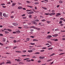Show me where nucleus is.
Masks as SVG:
<instances>
[{
    "mask_svg": "<svg viewBox=\"0 0 65 65\" xmlns=\"http://www.w3.org/2000/svg\"><path fill=\"white\" fill-rule=\"evenodd\" d=\"M7 30L9 31H11V30L10 29H8Z\"/></svg>",
    "mask_w": 65,
    "mask_h": 65,
    "instance_id": "ea45409f",
    "label": "nucleus"
},
{
    "mask_svg": "<svg viewBox=\"0 0 65 65\" xmlns=\"http://www.w3.org/2000/svg\"><path fill=\"white\" fill-rule=\"evenodd\" d=\"M52 61V59H50L47 60V62H49V61Z\"/></svg>",
    "mask_w": 65,
    "mask_h": 65,
    "instance_id": "79ce46f5",
    "label": "nucleus"
},
{
    "mask_svg": "<svg viewBox=\"0 0 65 65\" xmlns=\"http://www.w3.org/2000/svg\"><path fill=\"white\" fill-rule=\"evenodd\" d=\"M23 10H26V9L25 8H23Z\"/></svg>",
    "mask_w": 65,
    "mask_h": 65,
    "instance_id": "774afa93",
    "label": "nucleus"
},
{
    "mask_svg": "<svg viewBox=\"0 0 65 65\" xmlns=\"http://www.w3.org/2000/svg\"><path fill=\"white\" fill-rule=\"evenodd\" d=\"M60 25L61 26H64V25L63 24H61V25Z\"/></svg>",
    "mask_w": 65,
    "mask_h": 65,
    "instance_id": "0e129e2a",
    "label": "nucleus"
},
{
    "mask_svg": "<svg viewBox=\"0 0 65 65\" xmlns=\"http://www.w3.org/2000/svg\"><path fill=\"white\" fill-rule=\"evenodd\" d=\"M35 28V26H31L30 27V28Z\"/></svg>",
    "mask_w": 65,
    "mask_h": 65,
    "instance_id": "393cba45",
    "label": "nucleus"
},
{
    "mask_svg": "<svg viewBox=\"0 0 65 65\" xmlns=\"http://www.w3.org/2000/svg\"><path fill=\"white\" fill-rule=\"evenodd\" d=\"M17 47V46H15L13 48V49H15V48H16Z\"/></svg>",
    "mask_w": 65,
    "mask_h": 65,
    "instance_id": "412c9836",
    "label": "nucleus"
},
{
    "mask_svg": "<svg viewBox=\"0 0 65 65\" xmlns=\"http://www.w3.org/2000/svg\"><path fill=\"white\" fill-rule=\"evenodd\" d=\"M52 36L51 35H49L47 36L46 37L47 39H50L51 38V37H52Z\"/></svg>",
    "mask_w": 65,
    "mask_h": 65,
    "instance_id": "f03ea898",
    "label": "nucleus"
},
{
    "mask_svg": "<svg viewBox=\"0 0 65 65\" xmlns=\"http://www.w3.org/2000/svg\"><path fill=\"white\" fill-rule=\"evenodd\" d=\"M51 40H52V41H54L55 40V39H51Z\"/></svg>",
    "mask_w": 65,
    "mask_h": 65,
    "instance_id": "864d4df0",
    "label": "nucleus"
},
{
    "mask_svg": "<svg viewBox=\"0 0 65 65\" xmlns=\"http://www.w3.org/2000/svg\"><path fill=\"white\" fill-rule=\"evenodd\" d=\"M53 47H52L51 48H48V50H52V49H53Z\"/></svg>",
    "mask_w": 65,
    "mask_h": 65,
    "instance_id": "49530a36",
    "label": "nucleus"
},
{
    "mask_svg": "<svg viewBox=\"0 0 65 65\" xmlns=\"http://www.w3.org/2000/svg\"><path fill=\"white\" fill-rule=\"evenodd\" d=\"M28 6V7H30V8H32V7H33L31 6Z\"/></svg>",
    "mask_w": 65,
    "mask_h": 65,
    "instance_id": "bb28decb",
    "label": "nucleus"
},
{
    "mask_svg": "<svg viewBox=\"0 0 65 65\" xmlns=\"http://www.w3.org/2000/svg\"><path fill=\"white\" fill-rule=\"evenodd\" d=\"M51 11H52V12H55V10H52Z\"/></svg>",
    "mask_w": 65,
    "mask_h": 65,
    "instance_id": "6e6d98bb",
    "label": "nucleus"
},
{
    "mask_svg": "<svg viewBox=\"0 0 65 65\" xmlns=\"http://www.w3.org/2000/svg\"><path fill=\"white\" fill-rule=\"evenodd\" d=\"M34 13V12L32 11L29 12L28 13V14H32V13Z\"/></svg>",
    "mask_w": 65,
    "mask_h": 65,
    "instance_id": "1a4fd4ad",
    "label": "nucleus"
},
{
    "mask_svg": "<svg viewBox=\"0 0 65 65\" xmlns=\"http://www.w3.org/2000/svg\"><path fill=\"white\" fill-rule=\"evenodd\" d=\"M59 3H63V1H60L59 2Z\"/></svg>",
    "mask_w": 65,
    "mask_h": 65,
    "instance_id": "c85d7f7f",
    "label": "nucleus"
},
{
    "mask_svg": "<svg viewBox=\"0 0 65 65\" xmlns=\"http://www.w3.org/2000/svg\"><path fill=\"white\" fill-rule=\"evenodd\" d=\"M11 62H8L6 63V64H11Z\"/></svg>",
    "mask_w": 65,
    "mask_h": 65,
    "instance_id": "4be33fe9",
    "label": "nucleus"
},
{
    "mask_svg": "<svg viewBox=\"0 0 65 65\" xmlns=\"http://www.w3.org/2000/svg\"><path fill=\"white\" fill-rule=\"evenodd\" d=\"M9 28H13V26H11L9 27Z\"/></svg>",
    "mask_w": 65,
    "mask_h": 65,
    "instance_id": "680f3d73",
    "label": "nucleus"
},
{
    "mask_svg": "<svg viewBox=\"0 0 65 65\" xmlns=\"http://www.w3.org/2000/svg\"><path fill=\"white\" fill-rule=\"evenodd\" d=\"M5 34H8V33H9V32H8L6 31H5Z\"/></svg>",
    "mask_w": 65,
    "mask_h": 65,
    "instance_id": "a211bd4d",
    "label": "nucleus"
},
{
    "mask_svg": "<svg viewBox=\"0 0 65 65\" xmlns=\"http://www.w3.org/2000/svg\"><path fill=\"white\" fill-rule=\"evenodd\" d=\"M57 40H58L57 39H54V41H57Z\"/></svg>",
    "mask_w": 65,
    "mask_h": 65,
    "instance_id": "4c0bfd02",
    "label": "nucleus"
},
{
    "mask_svg": "<svg viewBox=\"0 0 65 65\" xmlns=\"http://www.w3.org/2000/svg\"><path fill=\"white\" fill-rule=\"evenodd\" d=\"M26 61L27 62H31V60H27Z\"/></svg>",
    "mask_w": 65,
    "mask_h": 65,
    "instance_id": "b1692460",
    "label": "nucleus"
},
{
    "mask_svg": "<svg viewBox=\"0 0 65 65\" xmlns=\"http://www.w3.org/2000/svg\"><path fill=\"white\" fill-rule=\"evenodd\" d=\"M30 37H31V38H34V36H30Z\"/></svg>",
    "mask_w": 65,
    "mask_h": 65,
    "instance_id": "8fccbe9b",
    "label": "nucleus"
},
{
    "mask_svg": "<svg viewBox=\"0 0 65 65\" xmlns=\"http://www.w3.org/2000/svg\"><path fill=\"white\" fill-rule=\"evenodd\" d=\"M62 21H60L59 22V23L62 24Z\"/></svg>",
    "mask_w": 65,
    "mask_h": 65,
    "instance_id": "7c9ffc66",
    "label": "nucleus"
},
{
    "mask_svg": "<svg viewBox=\"0 0 65 65\" xmlns=\"http://www.w3.org/2000/svg\"><path fill=\"white\" fill-rule=\"evenodd\" d=\"M44 50H41L40 51V52H44Z\"/></svg>",
    "mask_w": 65,
    "mask_h": 65,
    "instance_id": "de8ad7c7",
    "label": "nucleus"
},
{
    "mask_svg": "<svg viewBox=\"0 0 65 65\" xmlns=\"http://www.w3.org/2000/svg\"><path fill=\"white\" fill-rule=\"evenodd\" d=\"M62 39L63 40H65V38H63Z\"/></svg>",
    "mask_w": 65,
    "mask_h": 65,
    "instance_id": "e2e57ef3",
    "label": "nucleus"
},
{
    "mask_svg": "<svg viewBox=\"0 0 65 65\" xmlns=\"http://www.w3.org/2000/svg\"><path fill=\"white\" fill-rule=\"evenodd\" d=\"M35 28L37 30H38V31H39L40 30V28H38L35 27Z\"/></svg>",
    "mask_w": 65,
    "mask_h": 65,
    "instance_id": "f8f14e48",
    "label": "nucleus"
},
{
    "mask_svg": "<svg viewBox=\"0 0 65 65\" xmlns=\"http://www.w3.org/2000/svg\"><path fill=\"white\" fill-rule=\"evenodd\" d=\"M30 44H31V45H34V44H35V43H30Z\"/></svg>",
    "mask_w": 65,
    "mask_h": 65,
    "instance_id": "473e14b6",
    "label": "nucleus"
},
{
    "mask_svg": "<svg viewBox=\"0 0 65 65\" xmlns=\"http://www.w3.org/2000/svg\"><path fill=\"white\" fill-rule=\"evenodd\" d=\"M33 41H38V40L36 39H34L33 40Z\"/></svg>",
    "mask_w": 65,
    "mask_h": 65,
    "instance_id": "4468645a",
    "label": "nucleus"
},
{
    "mask_svg": "<svg viewBox=\"0 0 65 65\" xmlns=\"http://www.w3.org/2000/svg\"><path fill=\"white\" fill-rule=\"evenodd\" d=\"M36 55H37V54H39L40 53L39 52H36L35 53Z\"/></svg>",
    "mask_w": 65,
    "mask_h": 65,
    "instance_id": "aec40b11",
    "label": "nucleus"
},
{
    "mask_svg": "<svg viewBox=\"0 0 65 65\" xmlns=\"http://www.w3.org/2000/svg\"><path fill=\"white\" fill-rule=\"evenodd\" d=\"M56 17H59V15H60L61 14L60 13H56Z\"/></svg>",
    "mask_w": 65,
    "mask_h": 65,
    "instance_id": "20e7f679",
    "label": "nucleus"
},
{
    "mask_svg": "<svg viewBox=\"0 0 65 65\" xmlns=\"http://www.w3.org/2000/svg\"><path fill=\"white\" fill-rule=\"evenodd\" d=\"M17 61H19V62H20L21 61V60L20 59H18L17 60Z\"/></svg>",
    "mask_w": 65,
    "mask_h": 65,
    "instance_id": "3c124183",
    "label": "nucleus"
},
{
    "mask_svg": "<svg viewBox=\"0 0 65 65\" xmlns=\"http://www.w3.org/2000/svg\"><path fill=\"white\" fill-rule=\"evenodd\" d=\"M45 45H50V44H49V43H47Z\"/></svg>",
    "mask_w": 65,
    "mask_h": 65,
    "instance_id": "a18cd8bd",
    "label": "nucleus"
},
{
    "mask_svg": "<svg viewBox=\"0 0 65 65\" xmlns=\"http://www.w3.org/2000/svg\"><path fill=\"white\" fill-rule=\"evenodd\" d=\"M26 50L23 51V53H26Z\"/></svg>",
    "mask_w": 65,
    "mask_h": 65,
    "instance_id": "09e8293b",
    "label": "nucleus"
},
{
    "mask_svg": "<svg viewBox=\"0 0 65 65\" xmlns=\"http://www.w3.org/2000/svg\"><path fill=\"white\" fill-rule=\"evenodd\" d=\"M65 53H60L59 55H64Z\"/></svg>",
    "mask_w": 65,
    "mask_h": 65,
    "instance_id": "5701e85b",
    "label": "nucleus"
},
{
    "mask_svg": "<svg viewBox=\"0 0 65 65\" xmlns=\"http://www.w3.org/2000/svg\"><path fill=\"white\" fill-rule=\"evenodd\" d=\"M40 59H43V58H44V57H40Z\"/></svg>",
    "mask_w": 65,
    "mask_h": 65,
    "instance_id": "cd10ccee",
    "label": "nucleus"
},
{
    "mask_svg": "<svg viewBox=\"0 0 65 65\" xmlns=\"http://www.w3.org/2000/svg\"><path fill=\"white\" fill-rule=\"evenodd\" d=\"M46 49V47H43L42 48V49Z\"/></svg>",
    "mask_w": 65,
    "mask_h": 65,
    "instance_id": "603ef678",
    "label": "nucleus"
},
{
    "mask_svg": "<svg viewBox=\"0 0 65 65\" xmlns=\"http://www.w3.org/2000/svg\"><path fill=\"white\" fill-rule=\"evenodd\" d=\"M47 42H48V43H49L50 44H51V43H52V42H51L50 41H47Z\"/></svg>",
    "mask_w": 65,
    "mask_h": 65,
    "instance_id": "c756f323",
    "label": "nucleus"
},
{
    "mask_svg": "<svg viewBox=\"0 0 65 65\" xmlns=\"http://www.w3.org/2000/svg\"><path fill=\"white\" fill-rule=\"evenodd\" d=\"M31 17H32V15H29V18H31Z\"/></svg>",
    "mask_w": 65,
    "mask_h": 65,
    "instance_id": "13d9d810",
    "label": "nucleus"
},
{
    "mask_svg": "<svg viewBox=\"0 0 65 65\" xmlns=\"http://www.w3.org/2000/svg\"><path fill=\"white\" fill-rule=\"evenodd\" d=\"M1 5L3 6V5H5V4H1Z\"/></svg>",
    "mask_w": 65,
    "mask_h": 65,
    "instance_id": "e433bc0d",
    "label": "nucleus"
},
{
    "mask_svg": "<svg viewBox=\"0 0 65 65\" xmlns=\"http://www.w3.org/2000/svg\"><path fill=\"white\" fill-rule=\"evenodd\" d=\"M58 35L57 34H56L55 35H52V36L53 37H57V36Z\"/></svg>",
    "mask_w": 65,
    "mask_h": 65,
    "instance_id": "423d86ee",
    "label": "nucleus"
},
{
    "mask_svg": "<svg viewBox=\"0 0 65 65\" xmlns=\"http://www.w3.org/2000/svg\"><path fill=\"white\" fill-rule=\"evenodd\" d=\"M0 45H3V44L1 43H0Z\"/></svg>",
    "mask_w": 65,
    "mask_h": 65,
    "instance_id": "4d7b16f0",
    "label": "nucleus"
},
{
    "mask_svg": "<svg viewBox=\"0 0 65 65\" xmlns=\"http://www.w3.org/2000/svg\"><path fill=\"white\" fill-rule=\"evenodd\" d=\"M32 11V10H26V11Z\"/></svg>",
    "mask_w": 65,
    "mask_h": 65,
    "instance_id": "6ab92c4d",
    "label": "nucleus"
},
{
    "mask_svg": "<svg viewBox=\"0 0 65 65\" xmlns=\"http://www.w3.org/2000/svg\"><path fill=\"white\" fill-rule=\"evenodd\" d=\"M13 17H14L13 16H12L11 17V18H13Z\"/></svg>",
    "mask_w": 65,
    "mask_h": 65,
    "instance_id": "338daca9",
    "label": "nucleus"
},
{
    "mask_svg": "<svg viewBox=\"0 0 65 65\" xmlns=\"http://www.w3.org/2000/svg\"><path fill=\"white\" fill-rule=\"evenodd\" d=\"M26 40L27 41H29V40H30V39L29 38H27Z\"/></svg>",
    "mask_w": 65,
    "mask_h": 65,
    "instance_id": "c9c22d12",
    "label": "nucleus"
},
{
    "mask_svg": "<svg viewBox=\"0 0 65 65\" xmlns=\"http://www.w3.org/2000/svg\"><path fill=\"white\" fill-rule=\"evenodd\" d=\"M42 8L44 9H45V10H46L47 9V8L45 7H42Z\"/></svg>",
    "mask_w": 65,
    "mask_h": 65,
    "instance_id": "2eb2a0df",
    "label": "nucleus"
},
{
    "mask_svg": "<svg viewBox=\"0 0 65 65\" xmlns=\"http://www.w3.org/2000/svg\"><path fill=\"white\" fill-rule=\"evenodd\" d=\"M6 39L5 38H3V42H5Z\"/></svg>",
    "mask_w": 65,
    "mask_h": 65,
    "instance_id": "9b49d317",
    "label": "nucleus"
},
{
    "mask_svg": "<svg viewBox=\"0 0 65 65\" xmlns=\"http://www.w3.org/2000/svg\"><path fill=\"white\" fill-rule=\"evenodd\" d=\"M35 21L37 22H39V20H38V19H37Z\"/></svg>",
    "mask_w": 65,
    "mask_h": 65,
    "instance_id": "72a5a7b5",
    "label": "nucleus"
},
{
    "mask_svg": "<svg viewBox=\"0 0 65 65\" xmlns=\"http://www.w3.org/2000/svg\"><path fill=\"white\" fill-rule=\"evenodd\" d=\"M26 2H27V3H30V1H27Z\"/></svg>",
    "mask_w": 65,
    "mask_h": 65,
    "instance_id": "5fc2aeb1",
    "label": "nucleus"
},
{
    "mask_svg": "<svg viewBox=\"0 0 65 65\" xmlns=\"http://www.w3.org/2000/svg\"><path fill=\"white\" fill-rule=\"evenodd\" d=\"M18 8L19 9H22L23 8L21 6H20L18 7Z\"/></svg>",
    "mask_w": 65,
    "mask_h": 65,
    "instance_id": "6e6552de",
    "label": "nucleus"
},
{
    "mask_svg": "<svg viewBox=\"0 0 65 65\" xmlns=\"http://www.w3.org/2000/svg\"><path fill=\"white\" fill-rule=\"evenodd\" d=\"M34 4H35L36 5V4H39V3L38 2H36L34 3Z\"/></svg>",
    "mask_w": 65,
    "mask_h": 65,
    "instance_id": "f3484780",
    "label": "nucleus"
},
{
    "mask_svg": "<svg viewBox=\"0 0 65 65\" xmlns=\"http://www.w3.org/2000/svg\"><path fill=\"white\" fill-rule=\"evenodd\" d=\"M33 52V51L32 50H28V52H29V53H31Z\"/></svg>",
    "mask_w": 65,
    "mask_h": 65,
    "instance_id": "dca6fc26",
    "label": "nucleus"
},
{
    "mask_svg": "<svg viewBox=\"0 0 65 65\" xmlns=\"http://www.w3.org/2000/svg\"><path fill=\"white\" fill-rule=\"evenodd\" d=\"M34 30H33V29H30V31H33Z\"/></svg>",
    "mask_w": 65,
    "mask_h": 65,
    "instance_id": "69168bd1",
    "label": "nucleus"
},
{
    "mask_svg": "<svg viewBox=\"0 0 65 65\" xmlns=\"http://www.w3.org/2000/svg\"><path fill=\"white\" fill-rule=\"evenodd\" d=\"M60 20H64V18H61L60 19Z\"/></svg>",
    "mask_w": 65,
    "mask_h": 65,
    "instance_id": "58836bf2",
    "label": "nucleus"
},
{
    "mask_svg": "<svg viewBox=\"0 0 65 65\" xmlns=\"http://www.w3.org/2000/svg\"><path fill=\"white\" fill-rule=\"evenodd\" d=\"M7 4H10V2H9Z\"/></svg>",
    "mask_w": 65,
    "mask_h": 65,
    "instance_id": "052dcab7",
    "label": "nucleus"
},
{
    "mask_svg": "<svg viewBox=\"0 0 65 65\" xmlns=\"http://www.w3.org/2000/svg\"><path fill=\"white\" fill-rule=\"evenodd\" d=\"M0 16L1 17L2 16V12H0Z\"/></svg>",
    "mask_w": 65,
    "mask_h": 65,
    "instance_id": "a19ab883",
    "label": "nucleus"
},
{
    "mask_svg": "<svg viewBox=\"0 0 65 65\" xmlns=\"http://www.w3.org/2000/svg\"><path fill=\"white\" fill-rule=\"evenodd\" d=\"M12 25L14 26H17L18 25V24L17 23H14L12 24Z\"/></svg>",
    "mask_w": 65,
    "mask_h": 65,
    "instance_id": "39448f33",
    "label": "nucleus"
},
{
    "mask_svg": "<svg viewBox=\"0 0 65 65\" xmlns=\"http://www.w3.org/2000/svg\"><path fill=\"white\" fill-rule=\"evenodd\" d=\"M32 24H34L35 25H37V23L36 22H34L32 23Z\"/></svg>",
    "mask_w": 65,
    "mask_h": 65,
    "instance_id": "9d476101",
    "label": "nucleus"
},
{
    "mask_svg": "<svg viewBox=\"0 0 65 65\" xmlns=\"http://www.w3.org/2000/svg\"><path fill=\"white\" fill-rule=\"evenodd\" d=\"M24 28H26V29H27V28H28V27L26 26L25 25H24Z\"/></svg>",
    "mask_w": 65,
    "mask_h": 65,
    "instance_id": "a878e982",
    "label": "nucleus"
},
{
    "mask_svg": "<svg viewBox=\"0 0 65 65\" xmlns=\"http://www.w3.org/2000/svg\"><path fill=\"white\" fill-rule=\"evenodd\" d=\"M23 19H26V17H23Z\"/></svg>",
    "mask_w": 65,
    "mask_h": 65,
    "instance_id": "bf43d9fd",
    "label": "nucleus"
},
{
    "mask_svg": "<svg viewBox=\"0 0 65 65\" xmlns=\"http://www.w3.org/2000/svg\"><path fill=\"white\" fill-rule=\"evenodd\" d=\"M50 13H45L44 14L46 15H50Z\"/></svg>",
    "mask_w": 65,
    "mask_h": 65,
    "instance_id": "ddd939ff",
    "label": "nucleus"
},
{
    "mask_svg": "<svg viewBox=\"0 0 65 65\" xmlns=\"http://www.w3.org/2000/svg\"><path fill=\"white\" fill-rule=\"evenodd\" d=\"M15 52H16L17 53H21V52L18 51H15Z\"/></svg>",
    "mask_w": 65,
    "mask_h": 65,
    "instance_id": "2f4dec72",
    "label": "nucleus"
},
{
    "mask_svg": "<svg viewBox=\"0 0 65 65\" xmlns=\"http://www.w3.org/2000/svg\"><path fill=\"white\" fill-rule=\"evenodd\" d=\"M56 13H55L52 12V13H50L49 14V15H50V16H52V15H55Z\"/></svg>",
    "mask_w": 65,
    "mask_h": 65,
    "instance_id": "7ed1b4c3",
    "label": "nucleus"
},
{
    "mask_svg": "<svg viewBox=\"0 0 65 65\" xmlns=\"http://www.w3.org/2000/svg\"><path fill=\"white\" fill-rule=\"evenodd\" d=\"M3 15L4 17H5V18H7L8 17V15H6V14L5 13H4L3 14Z\"/></svg>",
    "mask_w": 65,
    "mask_h": 65,
    "instance_id": "f257e3e1",
    "label": "nucleus"
},
{
    "mask_svg": "<svg viewBox=\"0 0 65 65\" xmlns=\"http://www.w3.org/2000/svg\"><path fill=\"white\" fill-rule=\"evenodd\" d=\"M12 7H13V6H14L15 5H16V3H12Z\"/></svg>",
    "mask_w": 65,
    "mask_h": 65,
    "instance_id": "0eeeda50",
    "label": "nucleus"
},
{
    "mask_svg": "<svg viewBox=\"0 0 65 65\" xmlns=\"http://www.w3.org/2000/svg\"><path fill=\"white\" fill-rule=\"evenodd\" d=\"M10 38H11V39H13V37L12 36L10 37Z\"/></svg>",
    "mask_w": 65,
    "mask_h": 65,
    "instance_id": "37998d69",
    "label": "nucleus"
},
{
    "mask_svg": "<svg viewBox=\"0 0 65 65\" xmlns=\"http://www.w3.org/2000/svg\"><path fill=\"white\" fill-rule=\"evenodd\" d=\"M55 55V54L53 53V54H52L51 56H54V55Z\"/></svg>",
    "mask_w": 65,
    "mask_h": 65,
    "instance_id": "c03bdc74",
    "label": "nucleus"
},
{
    "mask_svg": "<svg viewBox=\"0 0 65 65\" xmlns=\"http://www.w3.org/2000/svg\"><path fill=\"white\" fill-rule=\"evenodd\" d=\"M46 20L45 19H43L42 20V22H45Z\"/></svg>",
    "mask_w": 65,
    "mask_h": 65,
    "instance_id": "f704fd0d",
    "label": "nucleus"
}]
</instances>
